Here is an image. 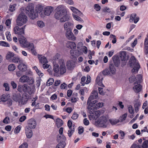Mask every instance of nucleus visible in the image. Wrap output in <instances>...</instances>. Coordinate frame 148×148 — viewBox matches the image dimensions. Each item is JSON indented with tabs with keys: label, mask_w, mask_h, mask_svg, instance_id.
<instances>
[{
	"label": "nucleus",
	"mask_w": 148,
	"mask_h": 148,
	"mask_svg": "<svg viewBox=\"0 0 148 148\" xmlns=\"http://www.w3.org/2000/svg\"><path fill=\"white\" fill-rule=\"evenodd\" d=\"M72 24L69 21H68L66 23L64 24V30H66L67 29H68V27H69L71 26V25H72Z\"/></svg>",
	"instance_id": "37998d69"
},
{
	"label": "nucleus",
	"mask_w": 148,
	"mask_h": 148,
	"mask_svg": "<svg viewBox=\"0 0 148 148\" xmlns=\"http://www.w3.org/2000/svg\"><path fill=\"white\" fill-rule=\"evenodd\" d=\"M137 78L138 79V80L137 79V81L134 82V84H138V83H140L142 81V77L141 75H138L137 76Z\"/></svg>",
	"instance_id": "4c0bfd02"
},
{
	"label": "nucleus",
	"mask_w": 148,
	"mask_h": 148,
	"mask_svg": "<svg viewBox=\"0 0 148 148\" xmlns=\"http://www.w3.org/2000/svg\"><path fill=\"white\" fill-rule=\"evenodd\" d=\"M11 23V21L10 19H8L6 21L5 24L7 28L8 29L10 28Z\"/></svg>",
	"instance_id": "a19ab883"
},
{
	"label": "nucleus",
	"mask_w": 148,
	"mask_h": 148,
	"mask_svg": "<svg viewBox=\"0 0 148 148\" xmlns=\"http://www.w3.org/2000/svg\"><path fill=\"white\" fill-rule=\"evenodd\" d=\"M11 62H13L17 63H18V57H16L15 56L12 59V60Z\"/></svg>",
	"instance_id": "680f3d73"
},
{
	"label": "nucleus",
	"mask_w": 148,
	"mask_h": 148,
	"mask_svg": "<svg viewBox=\"0 0 148 148\" xmlns=\"http://www.w3.org/2000/svg\"><path fill=\"white\" fill-rule=\"evenodd\" d=\"M136 14L135 13L132 14L130 16L129 21L130 22H132L133 21L134 23H136L139 20V17H136Z\"/></svg>",
	"instance_id": "2eb2a0df"
},
{
	"label": "nucleus",
	"mask_w": 148,
	"mask_h": 148,
	"mask_svg": "<svg viewBox=\"0 0 148 148\" xmlns=\"http://www.w3.org/2000/svg\"><path fill=\"white\" fill-rule=\"evenodd\" d=\"M66 72V69L65 64L63 62L62 64H60V74L62 75L65 73Z\"/></svg>",
	"instance_id": "6ab92c4d"
},
{
	"label": "nucleus",
	"mask_w": 148,
	"mask_h": 148,
	"mask_svg": "<svg viewBox=\"0 0 148 148\" xmlns=\"http://www.w3.org/2000/svg\"><path fill=\"white\" fill-rule=\"evenodd\" d=\"M136 63V59L134 56H132L130 58L129 64L130 66H133Z\"/></svg>",
	"instance_id": "c85d7f7f"
},
{
	"label": "nucleus",
	"mask_w": 148,
	"mask_h": 148,
	"mask_svg": "<svg viewBox=\"0 0 148 148\" xmlns=\"http://www.w3.org/2000/svg\"><path fill=\"white\" fill-rule=\"evenodd\" d=\"M109 121L112 125H114L119 122V120L116 119H109Z\"/></svg>",
	"instance_id": "f704fd0d"
},
{
	"label": "nucleus",
	"mask_w": 148,
	"mask_h": 148,
	"mask_svg": "<svg viewBox=\"0 0 148 148\" xmlns=\"http://www.w3.org/2000/svg\"><path fill=\"white\" fill-rule=\"evenodd\" d=\"M54 79L53 78L49 79L47 82V85L48 86L51 85L53 83Z\"/></svg>",
	"instance_id": "de8ad7c7"
},
{
	"label": "nucleus",
	"mask_w": 148,
	"mask_h": 148,
	"mask_svg": "<svg viewBox=\"0 0 148 148\" xmlns=\"http://www.w3.org/2000/svg\"><path fill=\"white\" fill-rule=\"evenodd\" d=\"M10 101V96L9 94H4L2 95L0 97V102L1 101L3 102H5L8 101L11 105L12 103Z\"/></svg>",
	"instance_id": "4468645a"
},
{
	"label": "nucleus",
	"mask_w": 148,
	"mask_h": 148,
	"mask_svg": "<svg viewBox=\"0 0 148 148\" xmlns=\"http://www.w3.org/2000/svg\"><path fill=\"white\" fill-rule=\"evenodd\" d=\"M89 113L90 114L88 115L89 119L90 120L92 119H96L99 117V115L98 114V112L93 110H89Z\"/></svg>",
	"instance_id": "9b49d317"
},
{
	"label": "nucleus",
	"mask_w": 148,
	"mask_h": 148,
	"mask_svg": "<svg viewBox=\"0 0 148 148\" xmlns=\"http://www.w3.org/2000/svg\"><path fill=\"white\" fill-rule=\"evenodd\" d=\"M27 83L29 85H32L34 84V80L33 78L31 77H28L27 80Z\"/></svg>",
	"instance_id": "e433bc0d"
},
{
	"label": "nucleus",
	"mask_w": 148,
	"mask_h": 148,
	"mask_svg": "<svg viewBox=\"0 0 148 148\" xmlns=\"http://www.w3.org/2000/svg\"><path fill=\"white\" fill-rule=\"evenodd\" d=\"M3 123L5 124L10 123V119L9 117H6L5 118L3 121Z\"/></svg>",
	"instance_id": "052dcab7"
},
{
	"label": "nucleus",
	"mask_w": 148,
	"mask_h": 148,
	"mask_svg": "<svg viewBox=\"0 0 148 148\" xmlns=\"http://www.w3.org/2000/svg\"><path fill=\"white\" fill-rule=\"evenodd\" d=\"M53 11V7L47 6L45 9L44 14L45 15L49 16Z\"/></svg>",
	"instance_id": "aec40b11"
},
{
	"label": "nucleus",
	"mask_w": 148,
	"mask_h": 148,
	"mask_svg": "<svg viewBox=\"0 0 148 148\" xmlns=\"http://www.w3.org/2000/svg\"><path fill=\"white\" fill-rule=\"evenodd\" d=\"M19 59V70L22 71H25L27 69V66L23 63L21 62Z\"/></svg>",
	"instance_id": "b1692460"
},
{
	"label": "nucleus",
	"mask_w": 148,
	"mask_h": 148,
	"mask_svg": "<svg viewBox=\"0 0 148 148\" xmlns=\"http://www.w3.org/2000/svg\"><path fill=\"white\" fill-rule=\"evenodd\" d=\"M66 46L68 48L71 49H75L76 47L75 43L73 42L69 41L66 44Z\"/></svg>",
	"instance_id": "bb28decb"
},
{
	"label": "nucleus",
	"mask_w": 148,
	"mask_h": 148,
	"mask_svg": "<svg viewBox=\"0 0 148 148\" xmlns=\"http://www.w3.org/2000/svg\"><path fill=\"white\" fill-rule=\"evenodd\" d=\"M66 66L68 70H71L74 69L75 66V64L73 61L69 60L67 62Z\"/></svg>",
	"instance_id": "dca6fc26"
},
{
	"label": "nucleus",
	"mask_w": 148,
	"mask_h": 148,
	"mask_svg": "<svg viewBox=\"0 0 148 148\" xmlns=\"http://www.w3.org/2000/svg\"><path fill=\"white\" fill-rule=\"evenodd\" d=\"M98 93L97 91H93L87 100V104L88 105L90 103H91L92 101H92L93 100L97 99L98 97Z\"/></svg>",
	"instance_id": "ddd939ff"
},
{
	"label": "nucleus",
	"mask_w": 148,
	"mask_h": 148,
	"mask_svg": "<svg viewBox=\"0 0 148 148\" xmlns=\"http://www.w3.org/2000/svg\"><path fill=\"white\" fill-rule=\"evenodd\" d=\"M140 104L139 103H136L134 104V107L135 110L136 112H137L139 110V107H140Z\"/></svg>",
	"instance_id": "a18cd8bd"
},
{
	"label": "nucleus",
	"mask_w": 148,
	"mask_h": 148,
	"mask_svg": "<svg viewBox=\"0 0 148 148\" xmlns=\"http://www.w3.org/2000/svg\"><path fill=\"white\" fill-rule=\"evenodd\" d=\"M26 13L32 19H35L38 16L37 12L35 11L34 5L32 3L29 4L25 8Z\"/></svg>",
	"instance_id": "f03ea898"
},
{
	"label": "nucleus",
	"mask_w": 148,
	"mask_h": 148,
	"mask_svg": "<svg viewBox=\"0 0 148 148\" xmlns=\"http://www.w3.org/2000/svg\"><path fill=\"white\" fill-rule=\"evenodd\" d=\"M130 148H142V146L136 144H133Z\"/></svg>",
	"instance_id": "e2e57ef3"
},
{
	"label": "nucleus",
	"mask_w": 148,
	"mask_h": 148,
	"mask_svg": "<svg viewBox=\"0 0 148 148\" xmlns=\"http://www.w3.org/2000/svg\"><path fill=\"white\" fill-rule=\"evenodd\" d=\"M116 71V69L113 64H110L108 69H106L103 71V74L104 75H109L111 73L113 74H115Z\"/></svg>",
	"instance_id": "423d86ee"
},
{
	"label": "nucleus",
	"mask_w": 148,
	"mask_h": 148,
	"mask_svg": "<svg viewBox=\"0 0 148 148\" xmlns=\"http://www.w3.org/2000/svg\"><path fill=\"white\" fill-rule=\"evenodd\" d=\"M16 5L14 4H11L9 6V10L12 12L14 11L15 9Z\"/></svg>",
	"instance_id": "8fccbe9b"
},
{
	"label": "nucleus",
	"mask_w": 148,
	"mask_h": 148,
	"mask_svg": "<svg viewBox=\"0 0 148 148\" xmlns=\"http://www.w3.org/2000/svg\"><path fill=\"white\" fill-rule=\"evenodd\" d=\"M27 125L28 126L26 127H27L30 129H34L36 125L35 120L33 119H30L28 121Z\"/></svg>",
	"instance_id": "f8f14e48"
},
{
	"label": "nucleus",
	"mask_w": 148,
	"mask_h": 148,
	"mask_svg": "<svg viewBox=\"0 0 148 148\" xmlns=\"http://www.w3.org/2000/svg\"><path fill=\"white\" fill-rule=\"evenodd\" d=\"M5 34L7 38L8 41H11L12 40V38L11 37V34L10 32H6Z\"/></svg>",
	"instance_id": "864d4df0"
},
{
	"label": "nucleus",
	"mask_w": 148,
	"mask_h": 148,
	"mask_svg": "<svg viewBox=\"0 0 148 148\" xmlns=\"http://www.w3.org/2000/svg\"><path fill=\"white\" fill-rule=\"evenodd\" d=\"M86 79V77L85 76H83L81 78L80 84H81L82 86H84L86 84V83H84Z\"/></svg>",
	"instance_id": "bf43d9fd"
},
{
	"label": "nucleus",
	"mask_w": 148,
	"mask_h": 148,
	"mask_svg": "<svg viewBox=\"0 0 148 148\" xmlns=\"http://www.w3.org/2000/svg\"><path fill=\"white\" fill-rule=\"evenodd\" d=\"M56 10L57 11L55 14L54 16L58 20L60 19L65 14L67 13L66 10L63 8L61 5L58 6Z\"/></svg>",
	"instance_id": "20e7f679"
},
{
	"label": "nucleus",
	"mask_w": 148,
	"mask_h": 148,
	"mask_svg": "<svg viewBox=\"0 0 148 148\" xmlns=\"http://www.w3.org/2000/svg\"><path fill=\"white\" fill-rule=\"evenodd\" d=\"M70 16L68 15L67 13L65 14L60 18V21L61 22H65L69 20Z\"/></svg>",
	"instance_id": "cd10ccee"
},
{
	"label": "nucleus",
	"mask_w": 148,
	"mask_h": 148,
	"mask_svg": "<svg viewBox=\"0 0 148 148\" xmlns=\"http://www.w3.org/2000/svg\"><path fill=\"white\" fill-rule=\"evenodd\" d=\"M109 123L107 118L106 117L102 116L96 120L94 124L97 127L106 128Z\"/></svg>",
	"instance_id": "7ed1b4c3"
},
{
	"label": "nucleus",
	"mask_w": 148,
	"mask_h": 148,
	"mask_svg": "<svg viewBox=\"0 0 148 148\" xmlns=\"http://www.w3.org/2000/svg\"><path fill=\"white\" fill-rule=\"evenodd\" d=\"M28 76L26 75H23L19 79V82L22 83H25L27 82Z\"/></svg>",
	"instance_id": "2f4dec72"
},
{
	"label": "nucleus",
	"mask_w": 148,
	"mask_h": 148,
	"mask_svg": "<svg viewBox=\"0 0 148 148\" xmlns=\"http://www.w3.org/2000/svg\"><path fill=\"white\" fill-rule=\"evenodd\" d=\"M60 141V142L57 145L56 148H64L65 146V143L64 141Z\"/></svg>",
	"instance_id": "c9c22d12"
},
{
	"label": "nucleus",
	"mask_w": 148,
	"mask_h": 148,
	"mask_svg": "<svg viewBox=\"0 0 148 148\" xmlns=\"http://www.w3.org/2000/svg\"><path fill=\"white\" fill-rule=\"evenodd\" d=\"M142 148H147L148 147V140H145L143 143Z\"/></svg>",
	"instance_id": "3c124183"
},
{
	"label": "nucleus",
	"mask_w": 148,
	"mask_h": 148,
	"mask_svg": "<svg viewBox=\"0 0 148 148\" xmlns=\"http://www.w3.org/2000/svg\"><path fill=\"white\" fill-rule=\"evenodd\" d=\"M69 129L70 130L68 131V134L69 137H71L74 133L75 129L74 128Z\"/></svg>",
	"instance_id": "49530a36"
},
{
	"label": "nucleus",
	"mask_w": 148,
	"mask_h": 148,
	"mask_svg": "<svg viewBox=\"0 0 148 148\" xmlns=\"http://www.w3.org/2000/svg\"><path fill=\"white\" fill-rule=\"evenodd\" d=\"M137 85L135 84L133 88L135 92L138 93L141 91L142 90V86L140 84H137Z\"/></svg>",
	"instance_id": "a878e982"
},
{
	"label": "nucleus",
	"mask_w": 148,
	"mask_h": 148,
	"mask_svg": "<svg viewBox=\"0 0 148 148\" xmlns=\"http://www.w3.org/2000/svg\"><path fill=\"white\" fill-rule=\"evenodd\" d=\"M63 121L59 118H57L56 120V125L58 128L61 127L63 125Z\"/></svg>",
	"instance_id": "c756f323"
},
{
	"label": "nucleus",
	"mask_w": 148,
	"mask_h": 148,
	"mask_svg": "<svg viewBox=\"0 0 148 148\" xmlns=\"http://www.w3.org/2000/svg\"><path fill=\"white\" fill-rule=\"evenodd\" d=\"M53 68L54 76H58L60 71V67L59 65L58 64H56L53 66Z\"/></svg>",
	"instance_id": "f3484780"
},
{
	"label": "nucleus",
	"mask_w": 148,
	"mask_h": 148,
	"mask_svg": "<svg viewBox=\"0 0 148 148\" xmlns=\"http://www.w3.org/2000/svg\"><path fill=\"white\" fill-rule=\"evenodd\" d=\"M0 45L5 47H9L10 46V44L9 43L4 41H0Z\"/></svg>",
	"instance_id": "58836bf2"
},
{
	"label": "nucleus",
	"mask_w": 148,
	"mask_h": 148,
	"mask_svg": "<svg viewBox=\"0 0 148 148\" xmlns=\"http://www.w3.org/2000/svg\"><path fill=\"white\" fill-rule=\"evenodd\" d=\"M13 31L15 34H18V24L14 27Z\"/></svg>",
	"instance_id": "5fc2aeb1"
},
{
	"label": "nucleus",
	"mask_w": 148,
	"mask_h": 148,
	"mask_svg": "<svg viewBox=\"0 0 148 148\" xmlns=\"http://www.w3.org/2000/svg\"><path fill=\"white\" fill-rule=\"evenodd\" d=\"M83 123L85 125H88L89 124V121L87 118H85L84 119Z\"/></svg>",
	"instance_id": "338daca9"
},
{
	"label": "nucleus",
	"mask_w": 148,
	"mask_h": 148,
	"mask_svg": "<svg viewBox=\"0 0 148 148\" xmlns=\"http://www.w3.org/2000/svg\"><path fill=\"white\" fill-rule=\"evenodd\" d=\"M128 110L129 112L132 114H134V109L133 108L131 105H129L128 106Z\"/></svg>",
	"instance_id": "c03bdc74"
},
{
	"label": "nucleus",
	"mask_w": 148,
	"mask_h": 148,
	"mask_svg": "<svg viewBox=\"0 0 148 148\" xmlns=\"http://www.w3.org/2000/svg\"><path fill=\"white\" fill-rule=\"evenodd\" d=\"M74 13L77 14L79 13L80 11L74 7L71 6L69 8Z\"/></svg>",
	"instance_id": "79ce46f5"
},
{
	"label": "nucleus",
	"mask_w": 148,
	"mask_h": 148,
	"mask_svg": "<svg viewBox=\"0 0 148 148\" xmlns=\"http://www.w3.org/2000/svg\"><path fill=\"white\" fill-rule=\"evenodd\" d=\"M78 116L79 114L77 113L76 112H74L71 116V118L73 120H76L78 118Z\"/></svg>",
	"instance_id": "4d7b16f0"
},
{
	"label": "nucleus",
	"mask_w": 148,
	"mask_h": 148,
	"mask_svg": "<svg viewBox=\"0 0 148 148\" xmlns=\"http://www.w3.org/2000/svg\"><path fill=\"white\" fill-rule=\"evenodd\" d=\"M110 37L113 39L112 40V42L114 44L116 43V36L115 35L111 34L110 35Z\"/></svg>",
	"instance_id": "6e6d98bb"
},
{
	"label": "nucleus",
	"mask_w": 148,
	"mask_h": 148,
	"mask_svg": "<svg viewBox=\"0 0 148 148\" xmlns=\"http://www.w3.org/2000/svg\"><path fill=\"white\" fill-rule=\"evenodd\" d=\"M66 36L69 40L74 41L76 39V37L72 32V29L70 27H69L67 29L66 32Z\"/></svg>",
	"instance_id": "6e6552de"
},
{
	"label": "nucleus",
	"mask_w": 148,
	"mask_h": 148,
	"mask_svg": "<svg viewBox=\"0 0 148 148\" xmlns=\"http://www.w3.org/2000/svg\"><path fill=\"white\" fill-rule=\"evenodd\" d=\"M27 21V17L24 13H21L19 14V26L25 24Z\"/></svg>",
	"instance_id": "1a4fd4ad"
},
{
	"label": "nucleus",
	"mask_w": 148,
	"mask_h": 148,
	"mask_svg": "<svg viewBox=\"0 0 148 148\" xmlns=\"http://www.w3.org/2000/svg\"><path fill=\"white\" fill-rule=\"evenodd\" d=\"M127 113H125L121 116V119H120L121 121H123L125 120L126 119L127 116Z\"/></svg>",
	"instance_id": "0e129e2a"
},
{
	"label": "nucleus",
	"mask_w": 148,
	"mask_h": 148,
	"mask_svg": "<svg viewBox=\"0 0 148 148\" xmlns=\"http://www.w3.org/2000/svg\"><path fill=\"white\" fill-rule=\"evenodd\" d=\"M28 144L27 143H24L19 146V148H27Z\"/></svg>",
	"instance_id": "69168bd1"
},
{
	"label": "nucleus",
	"mask_w": 148,
	"mask_h": 148,
	"mask_svg": "<svg viewBox=\"0 0 148 148\" xmlns=\"http://www.w3.org/2000/svg\"><path fill=\"white\" fill-rule=\"evenodd\" d=\"M25 27V25H24L21 28H19V43L22 47L30 48L32 54L35 56H36L37 53L35 49L33 44L27 42L26 38L23 36L25 34L24 29Z\"/></svg>",
	"instance_id": "f257e3e1"
},
{
	"label": "nucleus",
	"mask_w": 148,
	"mask_h": 148,
	"mask_svg": "<svg viewBox=\"0 0 148 148\" xmlns=\"http://www.w3.org/2000/svg\"><path fill=\"white\" fill-rule=\"evenodd\" d=\"M133 67H134V71H133V70H132V72H137L138 71L139 69L140 68V65L138 63H136V64H135V65Z\"/></svg>",
	"instance_id": "473e14b6"
},
{
	"label": "nucleus",
	"mask_w": 148,
	"mask_h": 148,
	"mask_svg": "<svg viewBox=\"0 0 148 148\" xmlns=\"http://www.w3.org/2000/svg\"><path fill=\"white\" fill-rule=\"evenodd\" d=\"M97 101L96 100L92 101L88 104L87 108L88 110H96L102 107L103 106V103L102 104L100 102L97 103Z\"/></svg>",
	"instance_id": "39448f33"
},
{
	"label": "nucleus",
	"mask_w": 148,
	"mask_h": 148,
	"mask_svg": "<svg viewBox=\"0 0 148 148\" xmlns=\"http://www.w3.org/2000/svg\"><path fill=\"white\" fill-rule=\"evenodd\" d=\"M60 88L62 89L66 90L68 89V85L65 83H63L60 86Z\"/></svg>",
	"instance_id": "09e8293b"
},
{
	"label": "nucleus",
	"mask_w": 148,
	"mask_h": 148,
	"mask_svg": "<svg viewBox=\"0 0 148 148\" xmlns=\"http://www.w3.org/2000/svg\"><path fill=\"white\" fill-rule=\"evenodd\" d=\"M94 7L95 9L97 11H99L101 9L100 6L98 4H95L94 5Z\"/></svg>",
	"instance_id": "774afa93"
},
{
	"label": "nucleus",
	"mask_w": 148,
	"mask_h": 148,
	"mask_svg": "<svg viewBox=\"0 0 148 148\" xmlns=\"http://www.w3.org/2000/svg\"><path fill=\"white\" fill-rule=\"evenodd\" d=\"M29 98V95L26 93L23 94V96L21 99V103L25 104L26 103Z\"/></svg>",
	"instance_id": "5701e85b"
},
{
	"label": "nucleus",
	"mask_w": 148,
	"mask_h": 148,
	"mask_svg": "<svg viewBox=\"0 0 148 148\" xmlns=\"http://www.w3.org/2000/svg\"><path fill=\"white\" fill-rule=\"evenodd\" d=\"M21 90H22L23 92H27L29 95H31L34 93L31 87L29 86L26 84H24L23 85H19V92Z\"/></svg>",
	"instance_id": "0eeeda50"
},
{
	"label": "nucleus",
	"mask_w": 148,
	"mask_h": 148,
	"mask_svg": "<svg viewBox=\"0 0 148 148\" xmlns=\"http://www.w3.org/2000/svg\"><path fill=\"white\" fill-rule=\"evenodd\" d=\"M15 56V55L11 51H9L7 53L6 58L9 61L11 62Z\"/></svg>",
	"instance_id": "412c9836"
},
{
	"label": "nucleus",
	"mask_w": 148,
	"mask_h": 148,
	"mask_svg": "<svg viewBox=\"0 0 148 148\" xmlns=\"http://www.w3.org/2000/svg\"><path fill=\"white\" fill-rule=\"evenodd\" d=\"M103 78L102 77L101 79L100 78V77L97 76L96 79V81L98 85L101 86H104L102 82V80Z\"/></svg>",
	"instance_id": "7c9ffc66"
},
{
	"label": "nucleus",
	"mask_w": 148,
	"mask_h": 148,
	"mask_svg": "<svg viewBox=\"0 0 148 148\" xmlns=\"http://www.w3.org/2000/svg\"><path fill=\"white\" fill-rule=\"evenodd\" d=\"M25 133L26 136L28 138H31L32 136V132L31 129H29L27 127H25Z\"/></svg>",
	"instance_id": "4be33fe9"
},
{
	"label": "nucleus",
	"mask_w": 148,
	"mask_h": 148,
	"mask_svg": "<svg viewBox=\"0 0 148 148\" xmlns=\"http://www.w3.org/2000/svg\"><path fill=\"white\" fill-rule=\"evenodd\" d=\"M115 57L114 56H113L112 58L114 64L115 66L118 67L120 63V60L118 59H115Z\"/></svg>",
	"instance_id": "72a5a7b5"
},
{
	"label": "nucleus",
	"mask_w": 148,
	"mask_h": 148,
	"mask_svg": "<svg viewBox=\"0 0 148 148\" xmlns=\"http://www.w3.org/2000/svg\"><path fill=\"white\" fill-rule=\"evenodd\" d=\"M39 62L41 64L44 63H47L48 62L47 59L45 56L42 57L41 56L38 54V55Z\"/></svg>",
	"instance_id": "393cba45"
},
{
	"label": "nucleus",
	"mask_w": 148,
	"mask_h": 148,
	"mask_svg": "<svg viewBox=\"0 0 148 148\" xmlns=\"http://www.w3.org/2000/svg\"><path fill=\"white\" fill-rule=\"evenodd\" d=\"M8 69L10 71H13L15 69V66L14 64H10L8 66Z\"/></svg>",
	"instance_id": "603ef678"
},
{
	"label": "nucleus",
	"mask_w": 148,
	"mask_h": 148,
	"mask_svg": "<svg viewBox=\"0 0 148 148\" xmlns=\"http://www.w3.org/2000/svg\"><path fill=\"white\" fill-rule=\"evenodd\" d=\"M38 25L40 27H43L45 25V24L42 21H38L37 22Z\"/></svg>",
	"instance_id": "13d9d810"
},
{
	"label": "nucleus",
	"mask_w": 148,
	"mask_h": 148,
	"mask_svg": "<svg viewBox=\"0 0 148 148\" xmlns=\"http://www.w3.org/2000/svg\"><path fill=\"white\" fill-rule=\"evenodd\" d=\"M72 15L74 18L76 20L80 22H84L82 19L78 16L74 14H73Z\"/></svg>",
	"instance_id": "ea45409f"
},
{
	"label": "nucleus",
	"mask_w": 148,
	"mask_h": 148,
	"mask_svg": "<svg viewBox=\"0 0 148 148\" xmlns=\"http://www.w3.org/2000/svg\"><path fill=\"white\" fill-rule=\"evenodd\" d=\"M120 57L121 58L122 61H127L129 58L128 56H127L126 51H122L120 53Z\"/></svg>",
	"instance_id": "a211bd4d"
},
{
	"label": "nucleus",
	"mask_w": 148,
	"mask_h": 148,
	"mask_svg": "<svg viewBox=\"0 0 148 148\" xmlns=\"http://www.w3.org/2000/svg\"><path fill=\"white\" fill-rule=\"evenodd\" d=\"M77 49L76 50H71L70 51V54L73 58L81 55L83 53V49L78 47H77Z\"/></svg>",
	"instance_id": "9d476101"
}]
</instances>
